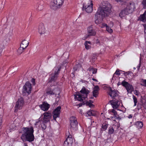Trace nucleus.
Here are the masks:
<instances>
[{
    "label": "nucleus",
    "mask_w": 146,
    "mask_h": 146,
    "mask_svg": "<svg viewBox=\"0 0 146 146\" xmlns=\"http://www.w3.org/2000/svg\"><path fill=\"white\" fill-rule=\"evenodd\" d=\"M2 119L0 117V126H1L2 124Z\"/></svg>",
    "instance_id": "obj_49"
},
{
    "label": "nucleus",
    "mask_w": 146,
    "mask_h": 146,
    "mask_svg": "<svg viewBox=\"0 0 146 146\" xmlns=\"http://www.w3.org/2000/svg\"><path fill=\"white\" fill-rule=\"evenodd\" d=\"M25 49L24 48H23L20 46V48H19L17 50V52L18 53L20 54L23 52Z\"/></svg>",
    "instance_id": "obj_28"
},
{
    "label": "nucleus",
    "mask_w": 146,
    "mask_h": 146,
    "mask_svg": "<svg viewBox=\"0 0 146 146\" xmlns=\"http://www.w3.org/2000/svg\"><path fill=\"white\" fill-rule=\"evenodd\" d=\"M72 134V133H70L69 131L66 132V136H67V137L65 141L72 144L73 143V139L72 138V136L71 135Z\"/></svg>",
    "instance_id": "obj_18"
},
{
    "label": "nucleus",
    "mask_w": 146,
    "mask_h": 146,
    "mask_svg": "<svg viewBox=\"0 0 146 146\" xmlns=\"http://www.w3.org/2000/svg\"><path fill=\"white\" fill-rule=\"evenodd\" d=\"M90 1V0H89V1Z\"/></svg>",
    "instance_id": "obj_63"
},
{
    "label": "nucleus",
    "mask_w": 146,
    "mask_h": 146,
    "mask_svg": "<svg viewBox=\"0 0 146 146\" xmlns=\"http://www.w3.org/2000/svg\"><path fill=\"white\" fill-rule=\"evenodd\" d=\"M91 42L90 41H86L84 43V45L86 48L88 50L91 48Z\"/></svg>",
    "instance_id": "obj_23"
},
{
    "label": "nucleus",
    "mask_w": 146,
    "mask_h": 146,
    "mask_svg": "<svg viewBox=\"0 0 146 146\" xmlns=\"http://www.w3.org/2000/svg\"><path fill=\"white\" fill-rule=\"evenodd\" d=\"M24 104V101L22 97H20L16 103L15 107V111L17 112L19 110L21 109Z\"/></svg>",
    "instance_id": "obj_9"
},
{
    "label": "nucleus",
    "mask_w": 146,
    "mask_h": 146,
    "mask_svg": "<svg viewBox=\"0 0 146 146\" xmlns=\"http://www.w3.org/2000/svg\"><path fill=\"white\" fill-rule=\"evenodd\" d=\"M135 8V4L133 3H130L128 4L126 8L121 11L119 15L121 17L124 16L126 15L132 13Z\"/></svg>",
    "instance_id": "obj_3"
},
{
    "label": "nucleus",
    "mask_w": 146,
    "mask_h": 146,
    "mask_svg": "<svg viewBox=\"0 0 146 146\" xmlns=\"http://www.w3.org/2000/svg\"><path fill=\"white\" fill-rule=\"evenodd\" d=\"M142 3L143 6V8L146 9V0H143Z\"/></svg>",
    "instance_id": "obj_37"
},
{
    "label": "nucleus",
    "mask_w": 146,
    "mask_h": 146,
    "mask_svg": "<svg viewBox=\"0 0 146 146\" xmlns=\"http://www.w3.org/2000/svg\"><path fill=\"white\" fill-rule=\"evenodd\" d=\"M60 68L57 71H55L54 73L51 74L49 79V82H51L53 81L55 82L57 80L60 71Z\"/></svg>",
    "instance_id": "obj_11"
},
{
    "label": "nucleus",
    "mask_w": 146,
    "mask_h": 146,
    "mask_svg": "<svg viewBox=\"0 0 146 146\" xmlns=\"http://www.w3.org/2000/svg\"><path fill=\"white\" fill-rule=\"evenodd\" d=\"M108 25L107 24L103 23L100 25V27L102 28H104V27H106Z\"/></svg>",
    "instance_id": "obj_38"
},
{
    "label": "nucleus",
    "mask_w": 146,
    "mask_h": 146,
    "mask_svg": "<svg viewBox=\"0 0 146 146\" xmlns=\"http://www.w3.org/2000/svg\"><path fill=\"white\" fill-rule=\"evenodd\" d=\"M92 80H94V81H96V82H97V80L96 79H94V78H92Z\"/></svg>",
    "instance_id": "obj_52"
},
{
    "label": "nucleus",
    "mask_w": 146,
    "mask_h": 146,
    "mask_svg": "<svg viewBox=\"0 0 146 146\" xmlns=\"http://www.w3.org/2000/svg\"><path fill=\"white\" fill-rule=\"evenodd\" d=\"M61 107L60 106L57 107L53 112V117L54 120H56V119L59 116L60 110Z\"/></svg>",
    "instance_id": "obj_13"
},
{
    "label": "nucleus",
    "mask_w": 146,
    "mask_h": 146,
    "mask_svg": "<svg viewBox=\"0 0 146 146\" xmlns=\"http://www.w3.org/2000/svg\"><path fill=\"white\" fill-rule=\"evenodd\" d=\"M64 0H52L50 4V8L56 10L60 8L62 5Z\"/></svg>",
    "instance_id": "obj_5"
},
{
    "label": "nucleus",
    "mask_w": 146,
    "mask_h": 146,
    "mask_svg": "<svg viewBox=\"0 0 146 146\" xmlns=\"http://www.w3.org/2000/svg\"><path fill=\"white\" fill-rule=\"evenodd\" d=\"M93 25H91L88 27V33L85 36L86 38H88L91 36H94L96 35V32L95 30L93 29Z\"/></svg>",
    "instance_id": "obj_10"
},
{
    "label": "nucleus",
    "mask_w": 146,
    "mask_h": 146,
    "mask_svg": "<svg viewBox=\"0 0 146 146\" xmlns=\"http://www.w3.org/2000/svg\"><path fill=\"white\" fill-rule=\"evenodd\" d=\"M29 44V42L26 40H24L22 42L20 45L25 49L28 46Z\"/></svg>",
    "instance_id": "obj_21"
},
{
    "label": "nucleus",
    "mask_w": 146,
    "mask_h": 146,
    "mask_svg": "<svg viewBox=\"0 0 146 146\" xmlns=\"http://www.w3.org/2000/svg\"><path fill=\"white\" fill-rule=\"evenodd\" d=\"M64 63H65V62H64Z\"/></svg>",
    "instance_id": "obj_61"
},
{
    "label": "nucleus",
    "mask_w": 146,
    "mask_h": 146,
    "mask_svg": "<svg viewBox=\"0 0 146 146\" xmlns=\"http://www.w3.org/2000/svg\"><path fill=\"white\" fill-rule=\"evenodd\" d=\"M110 102L113 109H117L120 104V101L117 100H113L111 101Z\"/></svg>",
    "instance_id": "obj_15"
},
{
    "label": "nucleus",
    "mask_w": 146,
    "mask_h": 146,
    "mask_svg": "<svg viewBox=\"0 0 146 146\" xmlns=\"http://www.w3.org/2000/svg\"><path fill=\"white\" fill-rule=\"evenodd\" d=\"M135 125L138 129H140L143 127V123L141 121H138L135 123Z\"/></svg>",
    "instance_id": "obj_26"
},
{
    "label": "nucleus",
    "mask_w": 146,
    "mask_h": 146,
    "mask_svg": "<svg viewBox=\"0 0 146 146\" xmlns=\"http://www.w3.org/2000/svg\"><path fill=\"white\" fill-rule=\"evenodd\" d=\"M106 29L107 31L110 33H111L113 32L112 30L108 26L106 27Z\"/></svg>",
    "instance_id": "obj_34"
},
{
    "label": "nucleus",
    "mask_w": 146,
    "mask_h": 146,
    "mask_svg": "<svg viewBox=\"0 0 146 146\" xmlns=\"http://www.w3.org/2000/svg\"><path fill=\"white\" fill-rule=\"evenodd\" d=\"M133 98L134 103V106H135L136 105L137 103V99L136 97L134 95L133 96Z\"/></svg>",
    "instance_id": "obj_33"
},
{
    "label": "nucleus",
    "mask_w": 146,
    "mask_h": 146,
    "mask_svg": "<svg viewBox=\"0 0 146 146\" xmlns=\"http://www.w3.org/2000/svg\"><path fill=\"white\" fill-rule=\"evenodd\" d=\"M24 145L25 146H28L27 144L26 143H24Z\"/></svg>",
    "instance_id": "obj_56"
},
{
    "label": "nucleus",
    "mask_w": 146,
    "mask_h": 146,
    "mask_svg": "<svg viewBox=\"0 0 146 146\" xmlns=\"http://www.w3.org/2000/svg\"><path fill=\"white\" fill-rule=\"evenodd\" d=\"M72 143L68 142L65 141L64 144V146H72Z\"/></svg>",
    "instance_id": "obj_31"
},
{
    "label": "nucleus",
    "mask_w": 146,
    "mask_h": 146,
    "mask_svg": "<svg viewBox=\"0 0 146 146\" xmlns=\"http://www.w3.org/2000/svg\"><path fill=\"white\" fill-rule=\"evenodd\" d=\"M43 3L42 1L40 2V3H38V5L36 6V9L38 11L42 10L43 7Z\"/></svg>",
    "instance_id": "obj_24"
},
{
    "label": "nucleus",
    "mask_w": 146,
    "mask_h": 146,
    "mask_svg": "<svg viewBox=\"0 0 146 146\" xmlns=\"http://www.w3.org/2000/svg\"><path fill=\"white\" fill-rule=\"evenodd\" d=\"M134 69H135V68H134Z\"/></svg>",
    "instance_id": "obj_62"
},
{
    "label": "nucleus",
    "mask_w": 146,
    "mask_h": 146,
    "mask_svg": "<svg viewBox=\"0 0 146 146\" xmlns=\"http://www.w3.org/2000/svg\"><path fill=\"white\" fill-rule=\"evenodd\" d=\"M141 84V85L146 87V80L142 79Z\"/></svg>",
    "instance_id": "obj_32"
},
{
    "label": "nucleus",
    "mask_w": 146,
    "mask_h": 146,
    "mask_svg": "<svg viewBox=\"0 0 146 146\" xmlns=\"http://www.w3.org/2000/svg\"><path fill=\"white\" fill-rule=\"evenodd\" d=\"M41 127L42 129H45L46 128V125L44 124V123H43L41 124Z\"/></svg>",
    "instance_id": "obj_41"
},
{
    "label": "nucleus",
    "mask_w": 146,
    "mask_h": 146,
    "mask_svg": "<svg viewBox=\"0 0 146 146\" xmlns=\"http://www.w3.org/2000/svg\"><path fill=\"white\" fill-rule=\"evenodd\" d=\"M64 63H65V62H64Z\"/></svg>",
    "instance_id": "obj_60"
},
{
    "label": "nucleus",
    "mask_w": 146,
    "mask_h": 146,
    "mask_svg": "<svg viewBox=\"0 0 146 146\" xmlns=\"http://www.w3.org/2000/svg\"><path fill=\"white\" fill-rule=\"evenodd\" d=\"M132 74V72L130 71H128L126 72H125L124 73V75L125 76H126L129 74Z\"/></svg>",
    "instance_id": "obj_39"
},
{
    "label": "nucleus",
    "mask_w": 146,
    "mask_h": 146,
    "mask_svg": "<svg viewBox=\"0 0 146 146\" xmlns=\"http://www.w3.org/2000/svg\"><path fill=\"white\" fill-rule=\"evenodd\" d=\"M115 74H113V77L112 78V79H113V78H114V77H115Z\"/></svg>",
    "instance_id": "obj_54"
},
{
    "label": "nucleus",
    "mask_w": 146,
    "mask_h": 146,
    "mask_svg": "<svg viewBox=\"0 0 146 146\" xmlns=\"http://www.w3.org/2000/svg\"><path fill=\"white\" fill-rule=\"evenodd\" d=\"M38 31L41 35L45 33L46 30L43 24L41 23L40 24L38 27Z\"/></svg>",
    "instance_id": "obj_17"
},
{
    "label": "nucleus",
    "mask_w": 146,
    "mask_h": 146,
    "mask_svg": "<svg viewBox=\"0 0 146 146\" xmlns=\"http://www.w3.org/2000/svg\"><path fill=\"white\" fill-rule=\"evenodd\" d=\"M99 90V86H94V90H97L98 91Z\"/></svg>",
    "instance_id": "obj_43"
},
{
    "label": "nucleus",
    "mask_w": 146,
    "mask_h": 146,
    "mask_svg": "<svg viewBox=\"0 0 146 146\" xmlns=\"http://www.w3.org/2000/svg\"><path fill=\"white\" fill-rule=\"evenodd\" d=\"M31 84L28 82H26L23 86V93H27L28 94H29L31 93Z\"/></svg>",
    "instance_id": "obj_8"
},
{
    "label": "nucleus",
    "mask_w": 146,
    "mask_h": 146,
    "mask_svg": "<svg viewBox=\"0 0 146 146\" xmlns=\"http://www.w3.org/2000/svg\"><path fill=\"white\" fill-rule=\"evenodd\" d=\"M144 33H146V24L144 25Z\"/></svg>",
    "instance_id": "obj_47"
},
{
    "label": "nucleus",
    "mask_w": 146,
    "mask_h": 146,
    "mask_svg": "<svg viewBox=\"0 0 146 146\" xmlns=\"http://www.w3.org/2000/svg\"><path fill=\"white\" fill-rule=\"evenodd\" d=\"M109 113L111 114H113L114 116V117L115 119H119V115H117V112L114 109L110 110H109Z\"/></svg>",
    "instance_id": "obj_20"
},
{
    "label": "nucleus",
    "mask_w": 146,
    "mask_h": 146,
    "mask_svg": "<svg viewBox=\"0 0 146 146\" xmlns=\"http://www.w3.org/2000/svg\"><path fill=\"white\" fill-rule=\"evenodd\" d=\"M98 94V91L97 90H94L92 92L93 96L95 98H96L97 97Z\"/></svg>",
    "instance_id": "obj_29"
},
{
    "label": "nucleus",
    "mask_w": 146,
    "mask_h": 146,
    "mask_svg": "<svg viewBox=\"0 0 146 146\" xmlns=\"http://www.w3.org/2000/svg\"><path fill=\"white\" fill-rule=\"evenodd\" d=\"M31 82L34 85H35V79L34 78H32L31 79Z\"/></svg>",
    "instance_id": "obj_46"
},
{
    "label": "nucleus",
    "mask_w": 146,
    "mask_h": 146,
    "mask_svg": "<svg viewBox=\"0 0 146 146\" xmlns=\"http://www.w3.org/2000/svg\"><path fill=\"white\" fill-rule=\"evenodd\" d=\"M128 117L129 118H131L132 117V115L131 114L129 115V116H128Z\"/></svg>",
    "instance_id": "obj_50"
},
{
    "label": "nucleus",
    "mask_w": 146,
    "mask_h": 146,
    "mask_svg": "<svg viewBox=\"0 0 146 146\" xmlns=\"http://www.w3.org/2000/svg\"><path fill=\"white\" fill-rule=\"evenodd\" d=\"M97 69L96 68H94L92 67H90L88 68V70L92 72L93 74H95L97 72Z\"/></svg>",
    "instance_id": "obj_27"
},
{
    "label": "nucleus",
    "mask_w": 146,
    "mask_h": 146,
    "mask_svg": "<svg viewBox=\"0 0 146 146\" xmlns=\"http://www.w3.org/2000/svg\"><path fill=\"white\" fill-rule=\"evenodd\" d=\"M93 5L92 1L90 0V1L83 3L82 10L85 11L88 13H91L93 11Z\"/></svg>",
    "instance_id": "obj_6"
},
{
    "label": "nucleus",
    "mask_w": 146,
    "mask_h": 146,
    "mask_svg": "<svg viewBox=\"0 0 146 146\" xmlns=\"http://www.w3.org/2000/svg\"><path fill=\"white\" fill-rule=\"evenodd\" d=\"M4 47V45H3L1 47V48H3Z\"/></svg>",
    "instance_id": "obj_55"
},
{
    "label": "nucleus",
    "mask_w": 146,
    "mask_h": 146,
    "mask_svg": "<svg viewBox=\"0 0 146 146\" xmlns=\"http://www.w3.org/2000/svg\"><path fill=\"white\" fill-rule=\"evenodd\" d=\"M114 131L112 127H111L109 129L108 133L109 134H111L113 133Z\"/></svg>",
    "instance_id": "obj_35"
},
{
    "label": "nucleus",
    "mask_w": 146,
    "mask_h": 146,
    "mask_svg": "<svg viewBox=\"0 0 146 146\" xmlns=\"http://www.w3.org/2000/svg\"><path fill=\"white\" fill-rule=\"evenodd\" d=\"M23 133L21 137V139L23 142L27 141L29 142L32 141L34 139L33 134V128L32 127L30 128L24 127L22 129Z\"/></svg>",
    "instance_id": "obj_2"
},
{
    "label": "nucleus",
    "mask_w": 146,
    "mask_h": 146,
    "mask_svg": "<svg viewBox=\"0 0 146 146\" xmlns=\"http://www.w3.org/2000/svg\"><path fill=\"white\" fill-rule=\"evenodd\" d=\"M134 94L136 95H138L139 93L138 91L136 90H135L134 91Z\"/></svg>",
    "instance_id": "obj_42"
},
{
    "label": "nucleus",
    "mask_w": 146,
    "mask_h": 146,
    "mask_svg": "<svg viewBox=\"0 0 146 146\" xmlns=\"http://www.w3.org/2000/svg\"><path fill=\"white\" fill-rule=\"evenodd\" d=\"M133 139H130V141H131L133 140Z\"/></svg>",
    "instance_id": "obj_59"
},
{
    "label": "nucleus",
    "mask_w": 146,
    "mask_h": 146,
    "mask_svg": "<svg viewBox=\"0 0 146 146\" xmlns=\"http://www.w3.org/2000/svg\"><path fill=\"white\" fill-rule=\"evenodd\" d=\"M109 94L110 96L113 98H114L115 97L117 96L118 95L117 91L114 90H113L111 88H110Z\"/></svg>",
    "instance_id": "obj_19"
},
{
    "label": "nucleus",
    "mask_w": 146,
    "mask_h": 146,
    "mask_svg": "<svg viewBox=\"0 0 146 146\" xmlns=\"http://www.w3.org/2000/svg\"><path fill=\"white\" fill-rule=\"evenodd\" d=\"M81 94L78 93L76 95H75V98L80 101H83V100L87 97L88 94L90 92L89 90L83 87L80 91Z\"/></svg>",
    "instance_id": "obj_4"
},
{
    "label": "nucleus",
    "mask_w": 146,
    "mask_h": 146,
    "mask_svg": "<svg viewBox=\"0 0 146 146\" xmlns=\"http://www.w3.org/2000/svg\"><path fill=\"white\" fill-rule=\"evenodd\" d=\"M121 84L125 88L128 93H131L133 91V87L127 82L124 80L121 83Z\"/></svg>",
    "instance_id": "obj_12"
},
{
    "label": "nucleus",
    "mask_w": 146,
    "mask_h": 146,
    "mask_svg": "<svg viewBox=\"0 0 146 146\" xmlns=\"http://www.w3.org/2000/svg\"><path fill=\"white\" fill-rule=\"evenodd\" d=\"M108 125L106 124H103L102 125V128L104 129V130H105L108 127Z\"/></svg>",
    "instance_id": "obj_36"
},
{
    "label": "nucleus",
    "mask_w": 146,
    "mask_h": 146,
    "mask_svg": "<svg viewBox=\"0 0 146 146\" xmlns=\"http://www.w3.org/2000/svg\"><path fill=\"white\" fill-rule=\"evenodd\" d=\"M46 93L48 95H53L54 94L53 91L50 89H48L47 90Z\"/></svg>",
    "instance_id": "obj_30"
},
{
    "label": "nucleus",
    "mask_w": 146,
    "mask_h": 146,
    "mask_svg": "<svg viewBox=\"0 0 146 146\" xmlns=\"http://www.w3.org/2000/svg\"><path fill=\"white\" fill-rule=\"evenodd\" d=\"M43 122L46 123L49 121L52 116L51 113L48 112H45L43 113Z\"/></svg>",
    "instance_id": "obj_14"
},
{
    "label": "nucleus",
    "mask_w": 146,
    "mask_h": 146,
    "mask_svg": "<svg viewBox=\"0 0 146 146\" xmlns=\"http://www.w3.org/2000/svg\"><path fill=\"white\" fill-rule=\"evenodd\" d=\"M70 130L71 131L76 130L77 129L78 124L76 118L74 116H72L70 117Z\"/></svg>",
    "instance_id": "obj_7"
},
{
    "label": "nucleus",
    "mask_w": 146,
    "mask_h": 146,
    "mask_svg": "<svg viewBox=\"0 0 146 146\" xmlns=\"http://www.w3.org/2000/svg\"><path fill=\"white\" fill-rule=\"evenodd\" d=\"M40 123V121H38L35 123V125H38L39 123Z\"/></svg>",
    "instance_id": "obj_48"
},
{
    "label": "nucleus",
    "mask_w": 146,
    "mask_h": 146,
    "mask_svg": "<svg viewBox=\"0 0 146 146\" xmlns=\"http://www.w3.org/2000/svg\"><path fill=\"white\" fill-rule=\"evenodd\" d=\"M111 5L108 1H104L102 7L98 9L95 14L94 19L96 24H99L102 23L103 18L105 16H108L111 12Z\"/></svg>",
    "instance_id": "obj_1"
},
{
    "label": "nucleus",
    "mask_w": 146,
    "mask_h": 146,
    "mask_svg": "<svg viewBox=\"0 0 146 146\" xmlns=\"http://www.w3.org/2000/svg\"><path fill=\"white\" fill-rule=\"evenodd\" d=\"M90 103L88 102H87V103L88 105L90 107H91L93 105L91 104V103H92V101L90 100Z\"/></svg>",
    "instance_id": "obj_44"
},
{
    "label": "nucleus",
    "mask_w": 146,
    "mask_h": 146,
    "mask_svg": "<svg viewBox=\"0 0 146 146\" xmlns=\"http://www.w3.org/2000/svg\"><path fill=\"white\" fill-rule=\"evenodd\" d=\"M50 105L46 102H44L42 104L39 105V107L41 109L44 111H47L50 108Z\"/></svg>",
    "instance_id": "obj_16"
},
{
    "label": "nucleus",
    "mask_w": 146,
    "mask_h": 146,
    "mask_svg": "<svg viewBox=\"0 0 146 146\" xmlns=\"http://www.w3.org/2000/svg\"><path fill=\"white\" fill-rule=\"evenodd\" d=\"M140 20L144 22L146 21V11H145L144 13L141 15L139 17Z\"/></svg>",
    "instance_id": "obj_22"
},
{
    "label": "nucleus",
    "mask_w": 146,
    "mask_h": 146,
    "mask_svg": "<svg viewBox=\"0 0 146 146\" xmlns=\"http://www.w3.org/2000/svg\"><path fill=\"white\" fill-rule=\"evenodd\" d=\"M119 4H123V0H115Z\"/></svg>",
    "instance_id": "obj_40"
},
{
    "label": "nucleus",
    "mask_w": 146,
    "mask_h": 146,
    "mask_svg": "<svg viewBox=\"0 0 146 146\" xmlns=\"http://www.w3.org/2000/svg\"><path fill=\"white\" fill-rule=\"evenodd\" d=\"M111 119H112L114 121H115V119H113L114 118V119H115V117H114V116H112V117H110Z\"/></svg>",
    "instance_id": "obj_51"
},
{
    "label": "nucleus",
    "mask_w": 146,
    "mask_h": 146,
    "mask_svg": "<svg viewBox=\"0 0 146 146\" xmlns=\"http://www.w3.org/2000/svg\"><path fill=\"white\" fill-rule=\"evenodd\" d=\"M96 114L95 111L93 110H90L88 111L86 115V116H94Z\"/></svg>",
    "instance_id": "obj_25"
},
{
    "label": "nucleus",
    "mask_w": 146,
    "mask_h": 146,
    "mask_svg": "<svg viewBox=\"0 0 146 146\" xmlns=\"http://www.w3.org/2000/svg\"><path fill=\"white\" fill-rule=\"evenodd\" d=\"M80 113L81 114H82V115L83 114H82V111L81 110H80Z\"/></svg>",
    "instance_id": "obj_53"
},
{
    "label": "nucleus",
    "mask_w": 146,
    "mask_h": 146,
    "mask_svg": "<svg viewBox=\"0 0 146 146\" xmlns=\"http://www.w3.org/2000/svg\"><path fill=\"white\" fill-rule=\"evenodd\" d=\"M117 84V85L118 86L119 85H120V82H119Z\"/></svg>",
    "instance_id": "obj_58"
},
{
    "label": "nucleus",
    "mask_w": 146,
    "mask_h": 146,
    "mask_svg": "<svg viewBox=\"0 0 146 146\" xmlns=\"http://www.w3.org/2000/svg\"><path fill=\"white\" fill-rule=\"evenodd\" d=\"M140 66V64H139V66H137V67H138V69H139Z\"/></svg>",
    "instance_id": "obj_57"
},
{
    "label": "nucleus",
    "mask_w": 146,
    "mask_h": 146,
    "mask_svg": "<svg viewBox=\"0 0 146 146\" xmlns=\"http://www.w3.org/2000/svg\"><path fill=\"white\" fill-rule=\"evenodd\" d=\"M119 71L118 70V69L114 73V74H116L117 75H120V73L119 72Z\"/></svg>",
    "instance_id": "obj_45"
}]
</instances>
